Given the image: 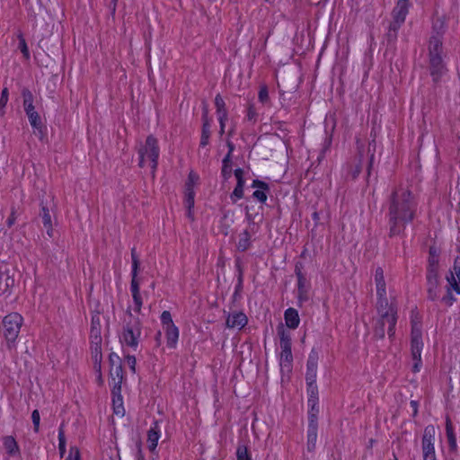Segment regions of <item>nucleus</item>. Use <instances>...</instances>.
I'll return each instance as SVG.
<instances>
[{"mask_svg": "<svg viewBox=\"0 0 460 460\" xmlns=\"http://www.w3.org/2000/svg\"><path fill=\"white\" fill-rule=\"evenodd\" d=\"M442 40L438 35L432 36L429 40V64L430 73L433 79L437 81L444 73L445 66L441 58Z\"/></svg>", "mask_w": 460, "mask_h": 460, "instance_id": "0eeeda50", "label": "nucleus"}, {"mask_svg": "<svg viewBox=\"0 0 460 460\" xmlns=\"http://www.w3.org/2000/svg\"><path fill=\"white\" fill-rule=\"evenodd\" d=\"M199 176L197 173L190 172L189 173L188 181L186 182V190H189V187H190L193 190L194 184L198 181Z\"/></svg>", "mask_w": 460, "mask_h": 460, "instance_id": "79ce46f5", "label": "nucleus"}, {"mask_svg": "<svg viewBox=\"0 0 460 460\" xmlns=\"http://www.w3.org/2000/svg\"><path fill=\"white\" fill-rule=\"evenodd\" d=\"M411 406L412 407L414 414H416L417 413V402L415 401H411Z\"/></svg>", "mask_w": 460, "mask_h": 460, "instance_id": "e2e57ef3", "label": "nucleus"}, {"mask_svg": "<svg viewBox=\"0 0 460 460\" xmlns=\"http://www.w3.org/2000/svg\"><path fill=\"white\" fill-rule=\"evenodd\" d=\"M18 39H19V46H18V49L21 50V52L22 53L23 57L26 58V59H29L30 58V52H29V49L27 47V44H26V41H25V39L23 38L22 34H19L18 35Z\"/></svg>", "mask_w": 460, "mask_h": 460, "instance_id": "c9c22d12", "label": "nucleus"}, {"mask_svg": "<svg viewBox=\"0 0 460 460\" xmlns=\"http://www.w3.org/2000/svg\"><path fill=\"white\" fill-rule=\"evenodd\" d=\"M221 173L225 180H228L232 175V164H223Z\"/></svg>", "mask_w": 460, "mask_h": 460, "instance_id": "a18cd8bd", "label": "nucleus"}, {"mask_svg": "<svg viewBox=\"0 0 460 460\" xmlns=\"http://www.w3.org/2000/svg\"><path fill=\"white\" fill-rule=\"evenodd\" d=\"M408 11L409 6L396 4V6L394 8L392 13L393 20L403 23L408 14Z\"/></svg>", "mask_w": 460, "mask_h": 460, "instance_id": "393cba45", "label": "nucleus"}, {"mask_svg": "<svg viewBox=\"0 0 460 460\" xmlns=\"http://www.w3.org/2000/svg\"><path fill=\"white\" fill-rule=\"evenodd\" d=\"M127 364L129 366V367L135 371V366H136V358L134 356H128L126 358Z\"/></svg>", "mask_w": 460, "mask_h": 460, "instance_id": "603ef678", "label": "nucleus"}, {"mask_svg": "<svg viewBox=\"0 0 460 460\" xmlns=\"http://www.w3.org/2000/svg\"><path fill=\"white\" fill-rule=\"evenodd\" d=\"M123 331L120 336V341L134 349L138 345V339L141 334V324L137 317L134 316L128 308L124 318Z\"/></svg>", "mask_w": 460, "mask_h": 460, "instance_id": "7ed1b4c3", "label": "nucleus"}, {"mask_svg": "<svg viewBox=\"0 0 460 460\" xmlns=\"http://www.w3.org/2000/svg\"><path fill=\"white\" fill-rule=\"evenodd\" d=\"M166 336L167 346L171 349L176 348L179 339V330L176 326L164 329Z\"/></svg>", "mask_w": 460, "mask_h": 460, "instance_id": "b1692460", "label": "nucleus"}, {"mask_svg": "<svg viewBox=\"0 0 460 460\" xmlns=\"http://www.w3.org/2000/svg\"><path fill=\"white\" fill-rule=\"evenodd\" d=\"M58 441H59L58 449H59L61 456H63V455L66 452V438H65V432H64V429L62 427H60L58 429Z\"/></svg>", "mask_w": 460, "mask_h": 460, "instance_id": "58836bf2", "label": "nucleus"}, {"mask_svg": "<svg viewBox=\"0 0 460 460\" xmlns=\"http://www.w3.org/2000/svg\"><path fill=\"white\" fill-rule=\"evenodd\" d=\"M380 319L377 321L376 325L375 327V336H376L379 339H383L385 337V325L387 324L389 326V323L387 322L386 318H384L380 314ZM389 329L387 330V332Z\"/></svg>", "mask_w": 460, "mask_h": 460, "instance_id": "c756f323", "label": "nucleus"}, {"mask_svg": "<svg viewBox=\"0 0 460 460\" xmlns=\"http://www.w3.org/2000/svg\"><path fill=\"white\" fill-rule=\"evenodd\" d=\"M296 274L297 277V299L301 305L309 300L310 284L297 266L296 267Z\"/></svg>", "mask_w": 460, "mask_h": 460, "instance_id": "4468645a", "label": "nucleus"}, {"mask_svg": "<svg viewBox=\"0 0 460 460\" xmlns=\"http://www.w3.org/2000/svg\"><path fill=\"white\" fill-rule=\"evenodd\" d=\"M8 97H9L8 89L4 88L2 91V93H1V97H0V115L1 116H3L4 114V108L7 104Z\"/></svg>", "mask_w": 460, "mask_h": 460, "instance_id": "4c0bfd02", "label": "nucleus"}, {"mask_svg": "<svg viewBox=\"0 0 460 460\" xmlns=\"http://www.w3.org/2000/svg\"><path fill=\"white\" fill-rule=\"evenodd\" d=\"M447 441L452 450H456L457 448L456 435H451L450 437H447Z\"/></svg>", "mask_w": 460, "mask_h": 460, "instance_id": "3c124183", "label": "nucleus"}, {"mask_svg": "<svg viewBox=\"0 0 460 460\" xmlns=\"http://www.w3.org/2000/svg\"><path fill=\"white\" fill-rule=\"evenodd\" d=\"M234 176L237 180V184L244 185L243 171L242 169H236L234 171Z\"/></svg>", "mask_w": 460, "mask_h": 460, "instance_id": "de8ad7c7", "label": "nucleus"}, {"mask_svg": "<svg viewBox=\"0 0 460 460\" xmlns=\"http://www.w3.org/2000/svg\"><path fill=\"white\" fill-rule=\"evenodd\" d=\"M437 263V260L434 256L430 259V266L433 267Z\"/></svg>", "mask_w": 460, "mask_h": 460, "instance_id": "338daca9", "label": "nucleus"}, {"mask_svg": "<svg viewBox=\"0 0 460 460\" xmlns=\"http://www.w3.org/2000/svg\"><path fill=\"white\" fill-rule=\"evenodd\" d=\"M436 429L429 425L424 429L421 440L422 460H437L435 451Z\"/></svg>", "mask_w": 460, "mask_h": 460, "instance_id": "9d476101", "label": "nucleus"}, {"mask_svg": "<svg viewBox=\"0 0 460 460\" xmlns=\"http://www.w3.org/2000/svg\"><path fill=\"white\" fill-rule=\"evenodd\" d=\"M130 291L134 303V311L137 314L140 313L143 305L142 296L140 294V283L131 281Z\"/></svg>", "mask_w": 460, "mask_h": 460, "instance_id": "aec40b11", "label": "nucleus"}, {"mask_svg": "<svg viewBox=\"0 0 460 460\" xmlns=\"http://www.w3.org/2000/svg\"><path fill=\"white\" fill-rule=\"evenodd\" d=\"M256 115L257 114H256L255 109L252 106L249 107L248 113H247L248 119L249 120L254 119Z\"/></svg>", "mask_w": 460, "mask_h": 460, "instance_id": "5fc2aeb1", "label": "nucleus"}, {"mask_svg": "<svg viewBox=\"0 0 460 460\" xmlns=\"http://www.w3.org/2000/svg\"><path fill=\"white\" fill-rule=\"evenodd\" d=\"M417 201L407 186L396 188L390 198L388 222L390 235L399 234L416 214Z\"/></svg>", "mask_w": 460, "mask_h": 460, "instance_id": "f257e3e1", "label": "nucleus"}, {"mask_svg": "<svg viewBox=\"0 0 460 460\" xmlns=\"http://www.w3.org/2000/svg\"><path fill=\"white\" fill-rule=\"evenodd\" d=\"M138 268H139V260L132 261L131 281L139 282L137 279Z\"/></svg>", "mask_w": 460, "mask_h": 460, "instance_id": "37998d69", "label": "nucleus"}, {"mask_svg": "<svg viewBox=\"0 0 460 460\" xmlns=\"http://www.w3.org/2000/svg\"><path fill=\"white\" fill-rule=\"evenodd\" d=\"M3 281H4V276L2 275V276L0 277V285H2V284H3ZM13 283H14L13 279H12V278H10V277H8V276H5V277H4V285H5V288H9L10 286H13Z\"/></svg>", "mask_w": 460, "mask_h": 460, "instance_id": "8fccbe9b", "label": "nucleus"}, {"mask_svg": "<svg viewBox=\"0 0 460 460\" xmlns=\"http://www.w3.org/2000/svg\"><path fill=\"white\" fill-rule=\"evenodd\" d=\"M210 136V120L203 122L202 134L200 139V145L205 146L208 144V138Z\"/></svg>", "mask_w": 460, "mask_h": 460, "instance_id": "2f4dec72", "label": "nucleus"}, {"mask_svg": "<svg viewBox=\"0 0 460 460\" xmlns=\"http://www.w3.org/2000/svg\"><path fill=\"white\" fill-rule=\"evenodd\" d=\"M427 279L429 298L436 300L439 296V291L438 288V274L433 268L429 270Z\"/></svg>", "mask_w": 460, "mask_h": 460, "instance_id": "f3484780", "label": "nucleus"}, {"mask_svg": "<svg viewBox=\"0 0 460 460\" xmlns=\"http://www.w3.org/2000/svg\"><path fill=\"white\" fill-rule=\"evenodd\" d=\"M91 338H92V342L94 344L93 358L95 361V367H96L98 362H100L101 358H102L101 351H100V344L102 341L101 320H100V315L98 314H93L92 316Z\"/></svg>", "mask_w": 460, "mask_h": 460, "instance_id": "f8f14e48", "label": "nucleus"}, {"mask_svg": "<svg viewBox=\"0 0 460 460\" xmlns=\"http://www.w3.org/2000/svg\"><path fill=\"white\" fill-rule=\"evenodd\" d=\"M31 420H32V422H33V426H34V430L36 432L39 431V427H40V412L38 410H34L31 413Z\"/></svg>", "mask_w": 460, "mask_h": 460, "instance_id": "c03bdc74", "label": "nucleus"}, {"mask_svg": "<svg viewBox=\"0 0 460 460\" xmlns=\"http://www.w3.org/2000/svg\"><path fill=\"white\" fill-rule=\"evenodd\" d=\"M161 322H162L163 329L175 326V324L173 323V321L172 319V315H171L170 312H168V311H164L162 313Z\"/></svg>", "mask_w": 460, "mask_h": 460, "instance_id": "f704fd0d", "label": "nucleus"}, {"mask_svg": "<svg viewBox=\"0 0 460 460\" xmlns=\"http://www.w3.org/2000/svg\"><path fill=\"white\" fill-rule=\"evenodd\" d=\"M318 364V353L312 350L306 364V382L310 387L315 383Z\"/></svg>", "mask_w": 460, "mask_h": 460, "instance_id": "2eb2a0df", "label": "nucleus"}, {"mask_svg": "<svg viewBox=\"0 0 460 460\" xmlns=\"http://www.w3.org/2000/svg\"><path fill=\"white\" fill-rule=\"evenodd\" d=\"M118 0H112V12L115 11V7H116V3H117Z\"/></svg>", "mask_w": 460, "mask_h": 460, "instance_id": "774afa93", "label": "nucleus"}, {"mask_svg": "<svg viewBox=\"0 0 460 460\" xmlns=\"http://www.w3.org/2000/svg\"><path fill=\"white\" fill-rule=\"evenodd\" d=\"M160 438V427L157 421H155L153 426L147 432V445L151 451H154L157 446Z\"/></svg>", "mask_w": 460, "mask_h": 460, "instance_id": "412c9836", "label": "nucleus"}, {"mask_svg": "<svg viewBox=\"0 0 460 460\" xmlns=\"http://www.w3.org/2000/svg\"><path fill=\"white\" fill-rule=\"evenodd\" d=\"M4 447L10 456H14L19 453V447L17 442L12 436L4 437L3 439Z\"/></svg>", "mask_w": 460, "mask_h": 460, "instance_id": "cd10ccee", "label": "nucleus"}, {"mask_svg": "<svg viewBox=\"0 0 460 460\" xmlns=\"http://www.w3.org/2000/svg\"><path fill=\"white\" fill-rule=\"evenodd\" d=\"M237 460H252L251 455L244 445H239L236 450Z\"/></svg>", "mask_w": 460, "mask_h": 460, "instance_id": "72a5a7b5", "label": "nucleus"}, {"mask_svg": "<svg viewBox=\"0 0 460 460\" xmlns=\"http://www.w3.org/2000/svg\"><path fill=\"white\" fill-rule=\"evenodd\" d=\"M252 187L260 188V190H256L253 192V197L261 202H265L267 195L264 190L268 189L267 183L261 181H253Z\"/></svg>", "mask_w": 460, "mask_h": 460, "instance_id": "a878e982", "label": "nucleus"}, {"mask_svg": "<svg viewBox=\"0 0 460 460\" xmlns=\"http://www.w3.org/2000/svg\"><path fill=\"white\" fill-rule=\"evenodd\" d=\"M257 228V225L252 223L246 230L239 234L237 247L240 251L244 252L250 248L252 235L256 233Z\"/></svg>", "mask_w": 460, "mask_h": 460, "instance_id": "dca6fc26", "label": "nucleus"}, {"mask_svg": "<svg viewBox=\"0 0 460 460\" xmlns=\"http://www.w3.org/2000/svg\"><path fill=\"white\" fill-rule=\"evenodd\" d=\"M215 106L217 109V116L224 117L225 115H227L225 101L220 94H217L215 98Z\"/></svg>", "mask_w": 460, "mask_h": 460, "instance_id": "7c9ffc66", "label": "nucleus"}, {"mask_svg": "<svg viewBox=\"0 0 460 460\" xmlns=\"http://www.w3.org/2000/svg\"><path fill=\"white\" fill-rule=\"evenodd\" d=\"M279 345L281 349L279 366L282 373H289L292 368L293 356L291 352V338L284 331L281 332Z\"/></svg>", "mask_w": 460, "mask_h": 460, "instance_id": "1a4fd4ad", "label": "nucleus"}, {"mask_svg": "<svg viewBox=\"0 0 460 460\" xmlns=\"http://www.w3.org/2000/svg\"><path fill=\"white\" fill-rule=\"evenodd\" d=\"M227 119V115H225L224 117L222 116H218V121H219V124H220V128H225L226 127V120Z\"/></svg>", "mask_w": 460, "mask_h": 460, "instance_id": "4d7b16f0", "label": "nucleus"}, {"mask_svg": "<svg viewBox=\"0 0 460 460\" xmlns=\"http://www.w3.org/2000/svg\"><path fill=\"white\" fill-rule=\"evenodd\" d=\"M155 341H156V344L158 346L161 345V341H162V332H158L155 335Z\"/></svg>", "mask_w": 460, "mask_h": 460, "instance_id": "052dcab7", "label": "nucleus"}, {"mask_svg": "<svg viewBox=\"0 0 460 460\" xmlns=\"http://www.w3.org/2000/svg\"><path fill=\"white\" fill-rule=\"evenodd\" d=\"M158 141L153 136H148L146 142L139 146V166L144 167L146 164L150 165L153 171L157 167L159 157Z\"/></svg>", "mask_w": 460, "mask_h": 460, "instance_id": "423d86ee", "label": "nucleus"}, {"mask_svg": "<svg viewBox=\"0 0 460 460\" xmlns=\"http://www.w3.org/2000/svg\"><path fill=\"white\" fill-rule=\"evenodd\" d=\"M447 294L442 297V302L447 305H452L456 300V295H460V254L455 259L453 269L446 277Z\"/></svg>", "mask_w": 460, "mask_h": 460, "instance_id": "39448f33", "label": "nucleus"}, {"mask_svg": "<svg viewBox=\"0 0 460 460\" xmlns=\"http://www.w3.org/2000/svg\"><path fill=\"white\" fill-rule=\"evenodd\" d=\"M208 106L206 104H204L203 114H202L203 122L206 120H210L208 117Z\"/></svg>", "mask_w": 460, "mask_h": 460, "instance_id": "6e6d98bb", "label": "nucleus"}, {"mask_svg": "<svg viewBox=\"0 0 460 460\" xmlns=\"http://www.w3.org/2000/svg\"><path fill=\"white\" fill-rule=\"evenodd\" d=\"M23 318L18 313H11L4 317L2 322L3 335L9 350L15 349V342L22 326Z\"/></svg>", "mask_w": 460, "mask_h": 460, "instance_id": "20e7f679", "label": "nucleus"}, {"mask_svg": "<svg viewBox=\"0 0 460 460\" xmlns=\"http://www.w3.org/2000/svg\"><path fill=\"white\" fill-rule=\"evenodd\" d=\"M314 406H313V407H312V411L309 412V422H310V421H311V420L313 419V420H315V422L317 423V421H316V415H315V413L314 412Z\"/></svg>", "mask_w": 460, "mask_h": 460, "instance_id": "680f3d73", "label": "nucleus"}, {"mask_svg": "<svg viewBox=\"0 0 460 460\" xmlns=\"http://www.w3.org/2000/svg\"><path fill=\"white\" fill-rule=\"evenodd\" d=\"M112 402L115 414L123 415L124 408L120 392L116 393V394H112Z\"/></svg>", "mask_w": 460, "mask_h": 460, "instance_id": "c85d7f7f", "label": "nucleus"}, {"mask_svg": "<svg viewBox=\"0 0 460 460\" xmlns=\"http://www.w3.org/2000/svg\"><path fill=\"white\" fill-rule=\"evenodd\" d=\"M66 460H81L78 448L75 447H71L69 450V455Z\"/></svg>", "mask_w": 460, "mask_h": 460, "instance_id": "49530a36", "label": "nucleus"}, {"mask_svg": "<svg viewBox=\"0 0 460 460\" xmlns=\"http://www.w3.org/2000/svg\"><path fill=\"white\" fill-rule=\"evenodd\" d=\"M247 316L242 312H234L226 319L228 328L242 329L247 324Z\"/></svg>", "mask_w": 460, "mask_h": 460, "instance_id": "a211bd4d", "label": "nucleus"}, {"mask_svg": "<svg viewBox=\"0 0 460 460\" xmlns=\"http://www.w3.org/2000/svg\"><path fill=\"white\" fill-rule=\"evenodd\" d=\"M111 361V381L110 385L111 386L112 394H116V393L120 392L121 390V383L123 380V370L121 364L119 362V357L116 354H111L110 356Z\"/></svg>", "mask_w": 460, "mask_h": 460, "instance_id": "9b49d317", "label": "nucleus"}, {"mask_svg": "<svg viewBox=\"0 0 460 460\" xmlns=\"http://www.w3.org/2000/svg\"><path fill=\"white\" fill-rule=\"evenodd\" d=\"M446 432H447V437L455 435L453 424L448 418H447V421H446Z\"/></svg>", "mask_w": 460, "mask_h": 460, "instance_id": "09e8293b", "label": "nucleus"}, {"mask_svg": "<svg viewBox=\"0 0 460 460\" xmlns=\"http://www.w3.org/2000/svg\"><path fill=\"white\" fill-rule=\"evenodd\" d=\"M362 154H359V158L357 161L355 167L351 170L350 174L352 178H356L361 172L362 169Z\"/></svg>", "mask_w": 460, "mask_h": 460, "instance_id": "ea45409f", "label": "nucleus"}, {"mask_svg": "<svg viewBox=\"0 0 460 460\" xmlns=\"http://www.w3.org/2000/svg\"><path fill=\"white\" fill-rule=\"evenodd\" d=\"M244 185L236 184L233 193L230 196L231 200L234 203L243 197Z\"/></svg>", "mask_w": 460, "mask_h": 460, "instance_id": "e433bc0d", "label": "nucleus"}, {"mask_svg": "<svg viewBox=\"0 0 460 460\" xmlns=\"http://www.w3.org/2000/svg\"><path fill=\"white\" fill-rule=\"evenodd\" d=\"M40 217H41L42 224L47 230V234L49 237L53 236V226L51 220V215L49 209L43 204H41V210L40 213Z\"/></svg>", "mask_w": 460, "mask_h": 460, "instance_id": "4be33fe9", "label": "nucleus"}, {"mask_svg": "<svg viewBox=\"0 0 460 460\" xmlns=\"http://www.w3.org/2000/svg\"><path fill=\"white\" fill-rule=\"evenodd\" d=\"M374 279L376 283V295L378 297L377 311L378 314H380L384 318L387 319V322L389 323L388 335L391 338L394 335V327L397 321L396 309L392 305L388 304L386 298L384 270L382 268H376L375 271Z\"/></svg>", "mask_w": 460, "mask_h": 460, "instance_id": "f03ea898", "label": "nucleus"}, {"mask_svg": "<svg viewBox=\"0 0 460 460\" xmlns=\"http://www.w3.org/2000/svg\"><path fill=\"white\" fill-rule=\"evenodd\" d=\"M231 155H232V154L227 153V155L223 159V164H232Z\"/></svg>", "mask_w": 460, "mask_h": 460, "instance_id": "13d9d810", "label": "nucleus"}, {"mask_svg": "<svg viewBox=\"0 0 460 460\" xmlns=\"http://www.w3.org/2000/svg\"><path fill=\"white\" fill-rule=\"evenodd\" d=\"M402 24H403L402 22H398L397 21H394V20H393L391 22V23L389 25L388 33H387L389 40H396L397 31Z\"/></svg>", "mask_w": 460, "mask_h": 460, "instance_id": "473e14b6", "label": "nucleus"}, {"mask_svg": "<svg viewBox=\"0 0 460 460\" xmlns=\"http://www.w3.org/2000/svg\"><path fill=\"white\" fill-rule=\"evenodd\" d=\"M194 196L195 192L194 190H192L190 187H189V190L185 191V207L187 208V217L190 219H193V213L192 208L194 207Z\"/></svg>", "mask_w": 460, "mask_h": 460, "instance_id": "bb28decb", "label": "nucleus"}, {"mask_svg": "<svg viewBox=\"0 0 460 460\" xmlns=\"http://www.w3.org/2000/svg\"><path fill=\"white\" fill-rule=\"evenodd\" d=\"M285 322L288 328L296 329L298 327L300 323V318L298 313L294 308H288L285 311Z\"/></svg>", "mask_w": 460, "mask_h": 460, "instance_id": "5701e85b", "label": "nucleus"}, {"mask_svg": "<svg viewBox=\"0 0 460 460\" xmlns=\"http://www.w3.org/2000/svg\"><path fill=\"white\" fill-rule=\"evenodd\" d=\"M259 101L262 103H266L269 101V93L267 86H261L259 91Z\"/></svg>", "mask_w": 460, "mask_h": 460, "instance_id": "a19ab883", "label": "nucleus"}, {"mask_svg": "<svg viewBox=\"0 0 460 460\" xmlns=\"http://www.w3.org/2000/svg\"><path fill=\"white\" fill-rule=\"evenodd\" d=\"M15 221H16V217H15L14 212L13 211L6 220L7 227L8 228L12 227L14 225Z\"/></svg>", "mask_w": 460, "mask_h": 460, "instance_id": "864d4df0", "label": "nucleus"}, {"mask_svg": "<svg viewBox=\"0 0 460 460\" xmlns=\"http://www.w3.org/2000/svg\"><path fill=\"white\" fill-rule=\"evenodd\" d=\"M227 146L229 148L228 153L232 154L234 149V145L231 142H227Z\"/></svg>", "mask_w": 460, "mask_h": 460, "instance_id": "69168bd1", "label": "nucleus"}, {"mask_svg": "<svg viewBox=\"0 0 460 460\" xmlns=\"http://www.w3.org/2000/svg\"><path fill=\"white\" fill-rule=\"evenodd\" d=\"M131 260H139L135 247L131 249Z\"/></svg>", "mask_w": 460, "mask_h": 460, "instance_id": "bf43d9fd", "label": "nucleus"}, {"mask_svg": "<svg viewBox=\"0 0 460 460\" xmlns=\"http://www.w3.org/2000/svg\"><path fill=\"white\" fill-rule=\"evenodd\" d=\"M317 440V423L315 422V420H311V421L308 423V430H307V443L306 447L307 450L312 452L315 448Z\"/></svg>", "mask_w": 460, "mask_h": 460, "instance_id": "6ab92c4d", "label": "nucleus"}, {"mask_svg": "<svg viewBox=\"0 0 460 460\" xmlns=\"http://www.w3.org/2000/svg\"><path fill=\"white\" fill-rule=\"evenodd\" d=\"M397 4H398L406 5V6H410L409 0H398Z\"/></svg>", "mask_w": 460, "mask_h": 460, "instance_id": "0e129e2a", "label": "nucleus"}, {"mask_svg": "<svg viewBox=\"0 0 460 460\" xmlns=\"http://www.w3.org/2000/svg\"><path fill=\"white\" fill-rule=\"evenodd\" d=\"M423 349L422 333L420 323L415 320L411 321V351L413 360L412 371L419 372L421 368V351Z\"/></svg>", "mask_w": 460, "mask_h": 460, "instance_id": "6e6552de", "label": "nucleus"}, {"mask_svg": "<svg viewBox=\"0 0 460 460\" xmlns=\"http://www.w3.org/2000/svg\"><path fill=\"white\" fill-rule=\"evenodd\" d=\"M22 94L23 97L24 111L28 116L31 125L35 128H40V119L33 106V95L31 92L28 89H23Z\"/></svg>", "mask_w": 460, "mask_h": 460, "instance_id": "ddd939ff", "label": "nucleus"}]
</instances>
